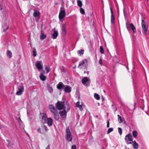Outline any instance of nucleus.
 Returning <instances> with one entry per match:
<instances>
[{
  "instance_id": "obj_42",
  "label": "nucleus",
  "mask_w": 149,
  "mask_h": 149,
  "mask_svg": "<svg viewBox=\"0 0 149 149\" xmlns=\"http://www.w3.org/2000/svg\"><path fill=\"white\" fill-rule=\"evenodd\" d=\"M109 127V120H108L107 122V127Z\"/></svg>"
},
{
  "instance_id": "obj_14",
  "label": "nucleus",
  "mask_w": 149,
  "mask_h": 149,
  "mask_svg": "<svg viewBox=\"0 0 149 149\" xmlns=\"http://www.w3.org/2000/svg\"><path fill=\"white\" fill-rule=\"evenodd\" d=\"M81 81L84 85L87 86H88L87 83L88 82H90V79L86 77H84L82 79Z\"/></svg>"
},
{
  "instance_id": "obj_12",
  "label": "nucleus",
  "mask_w": 149,
  "mask_h": 149,
  "mask_svg": "<svg viewBox=\"0 0 149 149\" xmlns=\"http://www.w3.org/2000/svg\"><path fill=\"white\" fill-rule=\"evenodd\" d=\"M36 66L39 70H42L43 68V64L42 61H37L36 64Z\"/></svg>"
},
{
  "instance_id": "obj_36",
  "label": "nucleus",
  "mask_w": 149,
  "mask_h": 149,
  "mask_svg": "<svg viewBox=\"0 0 149 149\" xmlns=\"http://www.w3.org/2000/svg\"><path fill=\"white\" fill-rule=\"evenodd\" d=\"M45 69L47 71L46 73H47L49 71L50 68L49 67H47V66H45Z\"/></svg>"
},
{
  "instance_id": "obj_50",
  "label": "nucleus",
  "mask_w": 149,
  "mask_h": 149,
  "mask_svg": "<svg viewBox=\"0 0 149 149\" xmlns=\"http://www.w3.org/2000/svg\"><path fill=\"white\" fill-rule=\"evenodd\" d=\"M126 149H129V148H126Z\"/></svg>"
},
{
  "instance_id": "obj_15",
  "label": "nucleus",
  "mask_w": 149,
  "mask_h": 149,
  "mask_svg": "<svg viewBox=\"0 0 149 149\" xmlns=\"http://www.w3.org/2000/svg\"><path fill=\"white\" fill-rule=\"evenodd\" d=\"M110 10L111 13V23L112 24H114V23L115 18L114 15H113V12L112 9L110 8Z\"/></svg>"
},
{
  "instance_id": "obj_20",
  "label": "nucleus",
  "mask_w": 149,
  "mask_h": 149,
  "mask_svg": "<svg viewBox=\"0 0 149 149\" xmlns=\"http://www.w3.org/2000/svg\"><path fill=\"white\" fill-rule=\"evenodd\" d=\"M46 37V34L43 33L42 31H41V33L40 35V38L41 40H43Z\"/></svg>"
},
{
  "instance_id": "obj_3",
  "label": "nucleus",
  "mask_w": 149,
  "mask_h": 149,
  "mask_svg": "<svg viewBox=\"0 0 149 149\" xmlns=\"http://www.w3.org/2000/svg\"><path fill=\"white\" fill-rule=\"evenodd\" d=\"M141 26L142 32L144 35L147 34V30L148 29V26L147 25L146 23L143 20H141Z\"/></svg>"
},
{
  "instance_id": "obj_10",
  "label": "nucleus",
  "mask_w": 149,
  "mask_h": 149,
  "mask_svg": "<svg viewBox=\"0 0 149 149\" xmlns=\"http://www.w3.org/2000/svg\"><path fill=\"white\" fill-rule=\"evenodd\" d=\"M40 13L38 10H34L33 13V16L35 18V20L37 22H38L40 18Z\"/></svg>"
},
{
  "instance_id": "obj_41",
  "label": "nucleus",
  "mask_w": 149,
  "mask_h": 149,
  "mask_svg": "<svg viewBox=\"0 0 149 149\" xmlns=\"http://www.w3.org/2000/svg\"><path fill=\"white\" fill-rule=\"evenodd\" d=\"M37 131L39 133H42V132H41V129L40 128H39L37 130Z\"/></svg>"
},
{
  "instance_id": "obj_8",
  "label": "nucleus",
  "mask_w": 149,
  "mask_h": 149,
  "mask_svg": "<svg viewBox=\"0 0 149 149\" xmlns=\"http://www.w3.org/2000/svg\"><path fill=\"white\" fill-rule=\"evenodd\" d=\"M126 26L128 30H129V28H130L134 33H135L136 32V28L132 24H130L129 22H127L126 23Z\"/></svg>"
},
{
  "instance_id": "obj_32",
  "label": "nucleus",
  "mask_w": 149,
  "mask_h": 149,
  "mask_svg": "<svg viewBox=\"0 0 149 149\" xmlns=\"http://www.w3.org/2000/svg\"><path fill=\"white\" fill-rule=\"evenodd\" d=\"M78 5L80 7L82 6V3L81 1L79 0L77 1Z\"/></svg>"
},
{
  "instance_id": "obj_44",
  "label": "nucleus",
  "mask_w": 149,
  "mask_h": 149,
  "mask_svg": "<svg viewBox=\"0 0 149 149\" xmlns=\"http://www.w3.org/2000/svg\"><path fill=\"white\" fill-rule=\"evenodd\" d=\"M99 63L101 65H102V61L101 59H100L99 61Z\"/></svg>"
},
{
  "instance_id": "obj_25",
  "label": "nucleus",
  "mask_w": 149,
  "mask_h": 149,
  "mask_svg": "<svg viewBox=\"0 0 149 149\" xmlns=\"http://www.w3.org/2000/svg\"><path fill=\"white\" fill-rule=\"evenodd\" d=\"M76 105L77 107L79 108V109L81 111L83 109L82 108V105L80 104V102H78L76 103Z\"/></svg>"
},
{
  "instance_id": "obj_28",
  "label": "nucleus",
  "mask_w": 149,
  "mask_h": 149,
  "mask_svg": "<svg viewBox=\"0 0 149 149\" xmlns=\"http://www.w3.org/2000/svg\"><path fill=\"white\" fill-rule=\"evenodd\" d=\"M132 146L134 149H136L138 147V145L136 142V141H134L132 144Z\"/></svg>"
},
{
  "instance_id": "obj_48",
  "label": "nucleus",
  "mask_w": 149,
  "mask_h": 149,
  "mask_svg": "<svg viewBox=\"0 0 149 149\" xmlns=\"http://www.w3.org/2000/svg\"><path fill=\"white\" fill-rule=\"evenodd\" d=\"M7 142L8 143H9L10 141H9V140H7Z\"/></svg>"
},
{
  "instance_id": "obj_22",
  "label": "nucleus",
  "mask_w": 149,
  "mask_h": 149,
  "mask_svg": "<svg viewBox=\"0 0 149 149\" xmlns=\"http://www.w3.org/2000/svg\"><path fill=\"white\" fill-rule=\"evenodd\" d=\"M58 35V33L57 31H56L54 32L52 36L53 39H55L57 38Z\"/></svg>"
},
{
  "instance_id": "obj_33",
  "label": "nucleus",
  "mask_w": 149,
  "mask_h": 149,
  "mask_svg": "<svg viewBox=\"0 0 149 149\" xmlns=\"http://www.w3.org/2000/svg\"><path fill=\"white\" fill-rule=\"evenodd\" d=\"M42 127L43 130H45V132H47L48 130V129L47 126L45 125H43L42 126Z\"/></svg>"
},
{
  "instance_id": "obj_49",
  "label": "nucleus",
  "mask_w": 149,
  "mask_h": 149,
  "mask_svg": "<svg viewBox=\"0 0 149 149\" xmlns=\"http://www.w3.org/2000/svg\"><path fill=\"white\" fill-rule=\"evenodd\" d=\"M20 122H22V121H21V120L20 118L19 119V123H20Z\"/></svg>"
},
{
  "instance_id": "obj_38",
  "label": "nucleus",
  "mask_w": 149,
  "mask_h": 149,
  "mask_svg": "<svg viewBox=\"0 0 149 149\" xmlns=\"http://www.w3.org/2000/svg\"><path fill=\"white\" fill-rule=\"evenodd\" d=\"M113 131V128H109L108 130L107 134H109L111 132H112Z\"/></svg>"
},
{
  "instance_id": "obj_21",
  "label": "nucleus",
  "mask_w": 149,
  "mask_h": 149,
  "mask_svg": "<svg viewBox=\"0 0 149 149\" xmlns=\"http://www.w3.org/2000/svg\"><path fill=\"white\" fill-rule=\"evenodd\" d=\"M64 85L61 82H60L57 85V88L58 89L62 88L64 86Z\"/></svg>"
},
{
  "instance_id": "obj_13",
  "label": "nucleus",
  "mask_w": 149,
  "mask_h": 149,
  "mask_svg": "<svg viewBox=\"0 0 149 149\" xmlns=\"http://www.w3.org/2000/svg\"><path fill=\"white\" fill-rule=\"evenodd\" d=\"M41 121L43 123H45L46 122V120L47 118V116L46 114L41 113Z\"/></svg>"
},
{
  "instance_id": "obj_5",
  "label": "nucleus",
  "mask_w": 149,
  "mask_h": 149,
  "mask_svg": "<svg viewBox=\"0 0 149 149\" xmlns=\"http://www.w3.org/2000/svg\"><path fill=\"white\" fill-rule=\"evenodd\" d=\"M24 91V88L23 86L22 85L19 86L17 87V90L16 93V94L17 95H22Z\"/></svg>"
},
{
  "instance_id": "obj_51",
  "label": "nucleus",
  "mask_w": 149,
  "mask_h": 149,
  "mask_svg": "<svg viewBox=\"0 0 149 149\" xmlns=\"http://www.w3.org/2000/svg\"><path fill=\"white\" fill-rule=\"evenodd\" d=\"M104 92H105V91H104Z\"/></svg>"
},
{
  "instance_id": "obj_1",
  "label": "nucleus",
  "mask_w": 149,
  "mask_h": 149,
  "mask_svg": "<svg viewBox=\"0 0 149 149\" xmlns=\"http://www.w3.org/2000/svg\"><path fill=\"white\" fill-rule=\"evenodd\" d=\"M56 107L59 110L65 109H70V107L66 102H58L56 104Z\"/></svg>"
},
{
  "instance_id": "obj_40",
  "label": "nucleus",
  "mask_w": 149,
  "mask_h": 149,
  "mask_svg": "<svg viewBox=\"0 0 149 149\" xmlns=\"http://www.w3.org/2000/svg\"><path fill=\"white\" fill-rule=\"evenodd\" d=\"M118 131L120 134L121 135L122 134V130L119 127L118 128Z\"/></svg>"
},
{
  "instance_id": "obj_18",
  "label": "nucleus",
  "mask_w": 149,
  "mask_h": 149,
  "mask_svg": "<svg viewBox=\"0 0 149 149\" xmlns=\"http://www.w3.org/2000/svg\"><path fill=\"white\" fill-rule=\"evenodd\" d=\"M53 123V120L51 118H49L47 119V123L48 125L51 126L52 125Z\"/></svg>"
},
{
  "instance_id": "obj_23",
  "label": "nucleus",
  "mask_w": 149,
  "mask_h": 149,
  "mask_svg": "<svg viewBox=\"0 0 149 149\" xmlns=\"http://www.w3.org/2000/svg\"><path fill=\"white\" fill-rule=\"evenodd\" d=\"M3 31H5L8 29L9 26L7 24H5L4 25H3Z\"/></svg>"
},
{
  "instance_id": "obj_34",
  "label": "nucleus",
  "mask_w": 149,
  "mask_h": 149,
  "mask_svg": "<svg viewBox=\"0 0 149 149\" xmlns=\"http://www.w3.org/2000/svg\"><path fill=\"white\" fill-rule=\"evenodd\" d=\"M132 134L134 137H136L137 135V133L136 131H133L132 132Z\"/></svg>"
},
{
  "instance_id": "obj_24",
  "label": "nucleus",
  "mask_w": 149,
  "mask_h": 149,
  "mask_svg": "<svg viewBox=\"0 0 149 149\" xmlns=\"http://www.w3.org/2000/svg\"><path fill=\"white\" fill-rule=\"evenodd\" d=\"M40 79L43 81H45L46 79V77L44 76L42 73L40 74Z\"/></svg>"
},
{
  "instance_id": "obj_2",
  "label": "nucleus",
  "mask_w": 149,
  "mask_h": 149,
  "mask_svg": "<svg viewBox=\"0 0 149 149\" xmlns=\"http://www.w3.org/2000/svg\"><path fill=\"white\" fill-rule=\"evenodd\" d=\"M88 65V63L87 60L84 59L79 62L78 67L82 70L86 69Z\"/></svg>"
},
{
  "instance_id": "obj_43",
  "label": "nucleus",
  "mask_w": 149,
  "mask_h": 149,
  "mask_svg": "<svg viewBox=\"0 0 149 149\" xmlns=\"http://www.w3.org/2000/svg\"><path fill=\"white\" fill-rule=\"evenodd\" d=\"M71 149H76V146L75 145L72 146L71 148Z\"/></svg>"
},
{
  "instance_id": "obj_11",
  "label": "nucleus",
  "mask_w": 149,
  "mask_h": 149,
  "mask_svg": "<svg viewBox=\"0 0 149 149\" xmlns=\"http://www.w3.org/2000/svg\"><path fill=\"white\" fill-rule=\"evenodd\" d=\"M48 108L50 111L53 114L58 111L56 108L52 104H49V105Z\"/></svg>"
},
{
  "instance_id": "obj_37",
  "label": "nucleus",
  "mask_w": 149,
  "mask_h": 149,
  "mask_svg": "<svg viewBox=\"0 0 149 149\" xmlns=\"http://www.w3.org/2000/svg\"><path fill=\"white\" fill-rule=\"evenodd\" d=\"M100 52L102 54H103L104 52L103 48L102 46H100Z\"/></svg>"
},
{
  "instance_id": "obj_19",
  "label": "nucleus",
  "mask_w": 149,
  "mask_h": 149,
  "mask_svg": "<svg viewBox=\"0 0 149 149\" xmlns=\"http://www.w3.org/2000/svg\"><path fill=\"white\" fill-rule=\"evenodd\" d=\"M66 24H62V33L63 35H65L66 34V31L65 30Z\"/></svg>"
},
{
  "instance_id": "obj_35",
  "label": "nucleus",
  "mask_w": 149,
  "mask_h": 149,
  "mask_svg": "<svg viewBox=\"0 0 149 149\" xmlns=\"http://www.w3.org/2000/svg\"><path fill=\"white\" fill-rule=\"evenodd\" d=\"M33 56H36L37 55L36 51V49H35L34 48L33 49Z\"/></svg>"
},
{
  "instance_id": "obj_16",
  "label": "nucleus",
  "mask_w": 149,
  "mask_h": 149,
  "mask_svg": "<svg viewBox=\"0 0 149 149\" xmlns=\"http://www.w3.org/2000/svg\"><path fill=\"white\" fill-rule=\"evenodd\" d=\"M72 88L69 86L66 85L65 87L64 91L66 93H70L71 91Z\"/></svg>"
},
{
  "instance_id": "obj_27",
  "label": "nucleus",
  "mask_w": 149,
  "mask_h": 149,
  "mask_svg": "<svg viewBox=\"0 0 149 149\" xmlns=\"http://www.w3.org/2000/svg\"><path fill=\"white\" fill-rule=\"evenodd\" d=\"M6 54L7 55V56L8 57H9L11 58L12 56V53L9 50H8L6 52Z\"/></svg>"
},
{
  "instance_id": "obj_7",
  "label": "nucleus",
  "mask_w": 149,
  "mask_h": 149,
  "mask_svg": "<svg viewBox=\"0 0 149 149\" xmlns=\"http://www.w3.org/2000/svg\"><path fill=\"white\" fill-rule=\"evenodd\" d=\"M69 109H63V110H60L59 112V114L60 116L62 118H65L66 116L67 112L69 110Z\"/></svg>"
},
{
  "instance_id": "obj_17",
  "label": "nucleus",
  "mask_w": 149,
  "mask_h": 149,
  "mask_svg": "<svg viewBox=\"0 0 149 149\" xmlns=\"http://www.w3.org/2000/svg\"><path fill=\"white\" fill-rule=\"evenodd\" d=\"M54 119L56 120H58L59 119V116L58 114V111L53 114Z\"/></svg>"
},
{
  "instance_id": "obj_39",
  "label": "nucleus",
  "mask_w": 149,
  "mask_h": 149,
  "mask_svg": "<svg viewBox=\"0 0 149 149\" xmlns=\"http://www.w3.org/2000/svg\"><path fill=\"white\" fill-rule=\"evenodd\" d=\"M80 12L82 14H84L85 13V12L84 9L82 8H81L80 9Z\"/></svg>"
},
{
  "instance_id": "obj_26",
  "label": "nucleus",
  "mask_w": 149,
  "mask_h": 149,
  "mask_svg": "<svg viewBox=\"0 0 149 149\" xmlns=\"http://www.w3.org/2000/svg\"><path fill=\"white\" fill-rule=\"evenodd\" d=\"M47 89L50 93H52L53 91V88L52 86H50L49 85H47Z\"/></svg>"
},
{
  "instance_id": "obj_6",
  "label": "nucleus",
  "mask_w": 149,
  "mask_h": 149,
  "mask_svg": "<svg viewBox=\"0 0 149 149\" xmlns=\"http://www.w3.org/2000/svg\"><path fill=\"white\" fill-rule=\"evenodd\" d=\"M66 139L68 141H71L72 139V137L71 135V132L68 128H67L66 129Z\"/></svg>"
},
{
  "instance_id": "obj_9",
  "label": "nucleus",
  "mask_w": 149,
  "mask_h": 149,
  "mask_svg": "<svg viewBox=\"0 0 149 149\" xmlns=\"http://www.w3.org/2000/svg\"><path fill=\"white\" fill-rule=\"evenodd\" d=\"M125 140L127 144H131L133 141L132 136L131 134H129L125 137Z\"/></svg>"
},
{
  "instance_id": "obj_45",
  "label": "nucleus",
  "mask_w": 149,
  "mask_h": 149,
  "mask_svg": "<svg viewBox=\"0 0 149 149\" xmlns=\"http://www.w3.org/2000/svg\"><path fill=\"white\" fill-rule=\"evenodd\" d=\"M3 9V6H2L0 4V9L1 10H2Z\"/></svg>"
},
{
  "instance_id": "obj_31",
  "label": "nucleus",
  "mask_w": 149,
  "mask_h": 149,
  "mask_svg": "<svg viewBox=\"0 0 149 149\" xmlns=\"http://www.w3.org/2000/svg\"><path fill=\"white\" fill-rule=\"evenodd\" d=\"M84 50L82 49H81L79 50L77 52L78 54L80 56L83 54H84Z\"/></svg>"
},
{
  "instance_id": "obj_30",
  "label": "nucleus",
  "mask_w": 149,
  "mask_h": 149,
  "mask_svg": "<svg viewBox=\"0 0 149 149\" xmlns=\"http://www.w3.org/2000/svg\"><path fill=\"white\" fill-rule=\"evenodd\" d=\"M94 97L97 100H99L100 99V96L99 95L96 94L95 93L94 95Z\"/></svg>"
},
{
  "instance_id": "obj_4",
  "label": "nucleus",
  "mask_w": 149,
  "mask_h": 149,
  "mask_svg": "<svg viewBox=\"0 0 149 149\" xmlns=\"http://www.w3.org/2000/svg\"><path fill=\"white\" fill-rule=\"evenodd\" d=\"M66 15L65 11L64 9L61 8L59 11V20L62 22L63 21V18L65 17Z\"/></svg>"
},
{
  "instance_id": "obj_29",
  "label": "nucleus",
  "mask_w": 149,
  "mask_h": 149,
  "mask_svg": "<svg viewBox=\"0 0 149 149\" xmlns=\"http://www.w3.org/2000/svg\"><path fill=\"white\" fill-rule=\"evenodd\" d=\"M117 116L118 117V120L119 123H121L123 121V119L119 115H118Z\"/></svg>"
},
{
  "instance_id": "obj_47",
  "label": "nucleus",
  "mask_w": 149,
  "mask_h": 149,
  "mask_svg": "<svg viewBox=\"0 0 149 149\" xmlns=\"http://www.w3.org/2000/svg\"><path fill=\"white\" fill-rule=\"evenodd\" d=\"M46 149H49V146H48L46 148Z\"/></svg>"
},
{
  "instance_id": "obj_46",
  "label": "nucleus",
  "mask_w": 149,
  "mask_h": 149,
  "mask_svg": "<svg viewBox=\"0 0 149 149\" xmlns=\"http://www.w3.org/2000/svg\"><path fill=\"white\" fill-rule=\"evenodd\" d=\"M2 127V126L1 125L0 123V129H1Z\"/></svg>"
}]
</instances>
